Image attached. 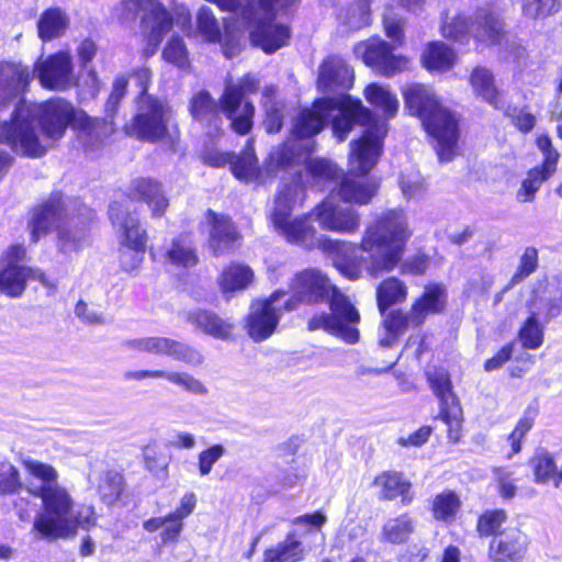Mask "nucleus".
I'll return each instance as SVG.
<instances>
[{
    "mask_svg": "<svg viewBox=\"0 0 562 562\" xmlns=\"http://www.w3.org/2000/svg\"><path fill=\"white\" fill-rule=\"evenodd\" d=\"M510 122L522 133L530 132L536 125V116L526 108H510L506 111Z\"/></svg>",
    "mask_w": 562,
    "mask_h": 562,
    "instance_id": "nucleus-63",
    "label": "nucleus"
},
{
    "mask_svg": "<svg viewBox=\"0 0 562 562\" xmlns=\"http://www.w3.org/2000/svg\"><path fill=\"white\" fill-rule=\"evenodd\" d=\"M206 218L211 226L207 244L213 255L220 257L233 251L239 244L240 234L232 221L227 216L216 214L212 210L207 211Z\"/></svg>",
    "mask_w": 562,
    "mask_h": 562,
    "instance_id": "nucleus-25",
    "label": "nucleus"
},
{
    "mask_svg": "<svg viewBox=\"0 0 562 562\" xmlns=\"http://www.w3.org/2000/svg\"><path fill=\"white\" fill-rule=\"evenodd\" d=\"M529 547L528 536L519 529H508L496 535L488 547L493 562H520Z\"/></svg>",
    "mask_w": 562,
    "mask_h": 562,
    "instance_id": "nucleus-23",
    "label": "nucleus"
},
{
    "mask_svg": "<svg viewBox=\"0 0 562 562\" xmlns=\"http://www.w3.org/2000/svg\"><path fill=\"white\" fill-rule=\"evenodd\" d=\"M188 322L216 339H229L234 325L213 312L196 310L188 314Z\"/></svg>",
    "mask_w": 562,
    "mask_h": 562,
    "instance_id": "nucleus-32",
    "label": "nucleus"
},
{
    "mask_svg": "<svg viewBox=\"0 0 562 562\" xmlns=\"http://www.w3.org/2000/svg\"><path fill=\"white\" fill-rule=\"evenodd\" d=\"M507 515L503 509L488 510L482 514L477 520L476 529L480 536L488 537L498 535V530L506 521Z\"/></svg>",
    "mask_w": 562,
    "mask_h": 562,
    "instance_id": "nucleus-57",
    "label": "nucleus"
},
{
    "mask_svg": "<svg viewBox=\"0 0 562 562\" xmlns=\"http://www.w3.org/2000/svg\"><path fill=\"white\" fill-rule=\"evenodd\" d=\"M400 187L403 194L409 199L420 198L427 190L425 179L414 169L401 173Z\"/></svg>",
    "mask_w": 562,
    "mask_h": 562,
    "instance_id": "nucleus-55",
    "label": "nucleus"
},
{
    "mask_svg": "<svg viewBox=\"0 0 562 562\" xmlns=\"http://www.w3.org/2000/svg\"><path fill=\"white\" fill-rule=\"evenodd\" d=\"M171 127L172 111L170 106L153 95H142L138 97L137 113L126 125V132L149 142L168 138L172 145L177 133Z\"/></svg>",
    "mask_w": 562,
    "mask_h": 562,
    "instance_id": "nucleus-8",
    "label": "nucleus"
},
{
    "mask_svg": "<svg viewBox=\"0 0 562 562\" xmlns=\"http://www.w3.org/2000/svg\"><path fill=\"white\" fill-rule=\"evenodd\" d=\"M123 376L126 381L164 378L171 384L181 387L183 391L192 395L206 396L209 394L207 386L200 379L186 371L130 370L124 372Z\"/></svg>",
    "mask_w": 562,
    "mask_h": 562,
    "instance_id": "nucleus-26",
    "label": "nucleus"
},
{
    "mask_svg": "<svg viewBox=\"0 0 562 562\" xmlns=\"http://www.w3.org/2000/svg\"><path fill=\"white\" fill-rule=\"evenodd\" d=\"M8 120L20 135L18 144L30 158L44 156L54 142L64 136L70 124L97 139L108 134V131L99 132L101 125L108 130L105 121L88 116L63 98L40 103L20 100Z\"/></svg>",
    "mask_w": 562,
    "mask_h": 562,
    "instance_id": "nucleus-3",
    "label": "nucleus"
},
{
    "mask_svg": "<svg viewBox=\"0 0 562 562\" xmlns=\"http://www.w3.org/2000/svg\"><path fill=\"white\" fill-rule=\"evenodd\" d=\"M86 236V227H78L77 223H75V217H72L58 232V251L66 256L79 251L83 247Z\"/></svg>",
    "mask_w": 562,
    "mask_h": 562,
    "instance_id": "nucleus-45",
    "label": "nucleus"
},
{
    "mask_svg": "<svg viewBox=\"0 0 562 562\" xmlns=\"http://www.w3.org/2000/svg\"><path fill=\"white\" fill-rule=\"evenodd\" d=\"M538 268V250L535 247H527L520 257L517 271L512 277L506 290L520 283Z\"/></svg>",
    "mask_w": 562,
    "mask_h": 562,
    "instance_id": "nucleus-52",
    "label": "nucleus"
},
{
    "mask_svg": "<svg viewBox=\"0 0 562 562\" xmlns=\"http://www.w3.org/2000/svg\"><path fill=\"white\" fill-rule=\"evenodd\" d=\"M32 79L29 67L21 63L0 64V110L14 102Z\"/></svg>",
    "mask_w": 562,
    "mask_h": 562,
    "instance_id": "nucleus-24",
    "label": "nucleus"
},
{
    "mask_svg": "<svg viewBox=\"0 0 562 562\" xmlns=\"http://www.w3.org/2000/svg\"><path fill=\"white\" fill-rule=\"evenodd\" d=\"M411 237L403 210H389L364 229L360 244L338 239H317L335 268L347 279L358 280L364 270L371 278L391 272L401 262Z\"/></svg>",
    "mask_w": 562,
    "mask_h": 562,
    "instance_id": "nucleus-2",
    "label": "nucleus"
},
{
    "mask_svg": "<svg viewBox=\"0 0 562 562\" xmlns=\"http://www.w3.org/2000/svg\"><path fill=\"white\" fill-rule=\"evenodd\" d=\"M470 83L477 97H481L494 108H499V91L495 86L491 70L485 67H475L470 76Z\"/></svg>",
    "mask_w": 562,
    "mask_h": 562,
    "instance_id": "nucleus-39",
    "label": "nucleus"
},
{
    "mask_svg": "<svg viewBox=\"0 0 562 562\" xmlns=\"http://www.w3.org/2000/svg\"><path fill=\"white\" fill-rule=\"evenodd\" d=\"M221 112L222 103L218 104L205 90L195 93L190 101V113L199 122L215 123Z\"/></svg>",
    "mask_w": 562,
    "mask_h": 562,
    "instance_id": "nucleus-42",
    "label": "nucleus"
},
{
    "mask_svg": "<svg viewBox=\"0 0 562 562\" xmlns=\"http://www.w3.org/2000/svg\"><path fill=\"white\" fill-rule=\"evenodd\" d=\"M140 16L142 29L147 37L150 54H154L172 27V19L157 0H124L113 9V18L121 24H130Z\"/></svg>",
    "mask_w": 562,
    "mask_h": 562,
    "instance_id": "nucleus-6",
    "label": "nucleus"
},
{
    "mask_svg": "<svg viewBox=\"0 0 562 562\" xmlns=\"http://www.w3.org/2000/svg\"><path fill=\"white\" fill-rule=\"evenodd\" d=\"M456 61V52L442 42L429 43L422 55L423 66L430 71H447Z\"/></svg>",
    "mask_w": 562,
    "mask_h": 562,
    "instance_id": "nucleus-36",
    "label": "nucleus"
},
{
    "mask_svg": "<svg viewBox=\"0 0 562 562\" xmlns=\"http://www.w3.org/2000/svg\"><path fill=\"white\" fill-rule=\"evenodd\" d=\"M121 346L125 350L166 356L192 368H199L205 361L203 353L199 349L169 337L149 336L130 338L123 340Z\"/></svg>",
    "mask_w": 562,
    "mask_h": 562,
    "instance_id": "nucleus-14",
    "label": "nucleus"
},
{
    "mask_svg": "<svg viewBox=\"0 0 562 562\" xmlns=\"http://www.w3.org/2000/svg\"><path fill=\"white\" fill-rule=\"evenodd\" d=\"M295 306L297 302L315 304L328 300L336 289L330 280L318 269H306L293 278L290 284Z\"/></svg>",
    "mask_w": 562,
    "mask_h": 562,
    "instance_id": "nucleus-20",
    "label": "nucleus"
},
{
    "mask_svg": "<svg viewBox=\"0 0 562 562\" xmlns=\"http://www.w3.org/2000/svg\"><path fill=\"white\" fill-rule=\"evenodd\" d=\"M415 529L416 519L407 513L389 518L382 527L381 541L392 544L404 543Z\"/></svg>",
    "mask_w": 562,
    "mask_h": 562,
    "instance_id": "nucleus-37",
    "label": "nucleus"
},
{
    "mask_svg": "<svg viewBox=\"0 0 562 562\" xmlns=\"http://www.w3.org/2000/svg\"><path fill=\"white\" fill-rule=\"evenodd\" d=\"M226 450L222 445H214L199 453L198 465L200 475L205 476L213 465L225 454Z\"/></svg>",
    "mask_w": 562,
    "mask_h": 562,
    "instance_id": "nucleus-60",
    "label": "nucleus"
},
{
    "mask_svg": "<svg viewBox=\"0 0 562 562\" xmlns=\"http://www.w3.org/2000/svg\"><path fill=\"white\" fill-rule=\"evenodd\" d=\"M397 45L389 44L380 37H371L357 43L353 53L378 75L394 77L409 69V59L393 53Z\"/></svg>",
    "mask_w": 562,
    "mask_h": 562,
    "instance_id": "nucleus-15",
    "label": "nucleus"
},
{
    "mask_svg": "<svg viewBox=\"0 0 562 562\" xmlns=\"http://www.w3.org/2000/svg\"><path fill=\"white\" fill-rule=\"evenodd\" d=\"M21 487L18 469L10 462L0 464V494H12Z\"/></svg>",
    "mask_w": 562,
    "mask_h": 562,
    "instance_id": "nucleus-59",
    "label": "nucleus"
},
{
    "mask_svg": "<svg viewBox=\"0 0 562 562\" xmlns=\"http://www.w3.org/2000/svg\"><path fill=\"white\" fill-rule=\"evenodd\" d=\"M75 201L64 200L59 194L52 195L44 204L35 209L31 222L32 240L37 241L49 229L58 232L76 216Z\"/></svg>",
    "mask_w": 562,
    "mask_h": 562,
    "instance_id": "nucleus-18",
    "label": "nucleus"
},
{
    "mask_svg": "<svg viewBox=\"0 0 562 562\" xmlns=\"http://www.w3.org/2000/svg\"><path fill=\"white\" fill-rule=\"evenodd\" d=\"M387 133L385 121H375L366 128L361 138L350 143L349 175L330 160L311 158L313 143H285L271 154V162L286 169L294 179L288 186L299 184L304 199V184L324 186L338 179V194L346 202L367 204L376 192V184L363 176L374 167L382 150L383 138Z\"/></svg>",
    "mask_w": 562,
    "mask_h": 562,
    "instance_id": "nucleus-1",
    "label": "nucleus"
},
{
    "mask_svg": "<svg viewBox=\"0 0 562 562\" xmlns=\"http://www.w3.org/2000/svg\"><path fill=\"white\" fill-rule=\"evenodd\" d=\"M43 501V513L34 521V529L45 538H66L75 535L72 499L61 486L37 495Z\"/></svg>",
    "mask_w": 562,
    "mask_h": 562,
    "instance_id": "nucleus-10",
    "label": "nucleus"
},
{
    "mask_svg": "<svg viewBox=\"0 0 562 562\" xmlns=\"http://www.w3.org/2000/svg\"><path fill=\"white\" fill-rule=\"evenodd\" d=\"M33 279L48 286L45 273L38 269H31L15 263H0V291L10 296H20L26 281Z\"/></svg>",
    "mask_w": 562,
    "mask_h": 562,
    "instance_id": "nucleus-28",
    "label": "nucleus"
},
{
    "mask_svg": "<svg viewBox=\"0 0 562 562\" xmlns=\"http://www.w3.org/2000/svg\"><path fill=\"white\" fill-rule=\"evenodd\" d=\"M164 258L170 265L181 268H192L199 262L196 247L187 235L173 238L167 246Z\"/></svg>",
    "mask_w": 562,
    "mask_h": 562,
    "instance_id": "nucleus-34",
    "label": "nucleus"
},
{
    "mask_svg": "<svg viewBox=\"0 0 562 562\" xmlns=\"http://www.w3.org/2000/svg\"><path fill=\"white\" fill-rule=\"evenodd\" d=\"M459 508L460 499L453 492H443L434 499L432 512L438 520L448 521L453 519Z\"/></svg>",
    "mask_w": 562,
    "mask_h": 562,
    "instance_id": "nucleus-49",
    "label": "nucleus"
},
{
    "mask_svg": "<svg viewBox=\"0 0 562 562\" xmlns=\"http://www.w3.org/2000/svg\"><path fill=\"white\" fill-rule=\"evenodd\" d=\"M406 297V284L394 277L383 280L376 289V302L381 313L394 304L404 302Z\"/></svg>",
    "mask_w": 562,
    "mask_h": 562,
    "instance_id": "nucleus-43",
    "label": "nucleus"
},
{
    "mask_svg": "<svg viewBox=\"0 0 562 562\" xmlns=\"http://www.w3.org/2000/svg\"><path fill=\"white\" fill-rule=\"evenodd\" d=\"M327 301L329 302L330 313L314 315L308 322V329H324L347 344H356L360 337L357 327L360 323L358 310L350 302L349 297L337 288Z\"/></svg>",
    "mask_w": 562,
    "mask_h": 562,
    "instance_id": "nucleus-11",
    "label": "nucleus"
},
{
    "mask_svg": "<svg viewBox=\"0 0 562 562\" xmlns=\"http://www.w3.org/2000/svg\"><path fill=\"white\" fill-rule=\"evenodd\" d=\"M369 103L384 112L386 117H392L398 110V101L387 87L371 83L364 90Z\"/></svg>",
    "mask_w": 562,
    "mask_h": 562,
    "instance_id": "nucleus-46",
    "label": "nucleus"
},
{
    "mask_svg": "<svg viewBox=\"0 0 562 562\" xmlns=\"http://www.w3.org/2000/svg\"><path fill=\"white\" fill-rule=\"evenodd\" d=\"M440 31L443 37L456 42H468L473 36L477 42L494 45L504 36L503 22L490 10H479L475 21L462 13H447L442 19Z\"/></svg>",
    "mask_w": 562,
    "mask_h": 562,
    "instance_id": "nucleus-7",
    "label": "nucleus"
},
{
    "mask_svg": "<svg viewBox=\"0 0 562 562\" xmlns=\"http://www.w3.org/2000/svg\"><path fill=\"white\" fill-rule=\"evenodd\" d=\"M447 288L443 283H429L424 286L423 294L411 307V318L415 326L422 325L429 315L443 312L447 305Z\"/></svg>",
    "mask_w": 562,
    "mask_h": 562,
    "instance_id": "nucleus-27",
    "label": "nucleus"
},
{
    "mask_svg": "<svg viewBox=\"0 0 562 562\" xmlns=\"http://www.w3.org/2000/svg\"><path fill=\"white\" fill-rule=\"evenodd\" d=\"M109 216L119 234L120 244L133 249H146L147 233L139 223V220L132 215L128 209L120 203L113 202L109 207Z\"/></svg>",
    "mask_w": 562,
    "mask_h": 562,
    "instance_id": "nucleus-22",
    "label": "nucleus"
},
{
    "mask_svg": "<svg viewBox=\"0 0 562 562\" xmlns=\"http://www.w3.org/2000/svg\"><path fill=\"white\" fill-rule=\"evenodd\" d=\"M302 190L299 184L283 186L277 194L271 222L274 228L290 243L306 247L315 245V228L307 217L291 218V212L301 198Z\"/></svg>",
    "mask_w": 562,
    "mask_h": 562,
    "instance_id": "nucleus-9",
    "label": "nucleus"
},
{
    "mask_svg": "<svg viewBox=\"0 0 562 562\" xmlns=\"http://www.w3.org/2000/svg\"><path fill=\"white\" fill-rule=\"evenodd\" d=\"M383 326L387 330L400 336L408 326L415 325L411 318V311L408 313H404L401 310H395L385 317Z\"/></svg>",
    "mask_w": 562,
    "mask_h": 562,
    "instance_id": "nucleus-64",
    "label": "nucleus"
},
{
    "mask_svg": "<svg viewBox=\"0 0 562 562\" xmlns=\"http://www.w3.org/2000/svg\"><path fill=\"white\" fill-rule=\"evenodd\" d=\"M145 249H133L122 246L120 250V266L123 271L133 273L137 271L144 260Z\"/></svg>",
    "mask_w": 562,
    "mask_h": 562,
    "instance_id": "nucleus-62",
    "label": "nucleus"
},
{
    "mask_svg": "<svg viewBox=\"0 0 562 562\" xmlns=\"http://www.w3.org/2000/svg\"><path fill=\"white\" fill-rule=\"evenodd\" d=\"M260 82L251 75H246L239 83H227L222 95L223 113L231 120L233 130L247 134L252 126L255 106L246 101L248 94L257 92Z\"/></svg>",
    "mask_w": 562,
    "mask_h": 562,
    "instance_id": "nucleus-13",
    "label": "nucleus"
},
{
    "mask_svg": "<svg viewBox=\"0 0 562 562\" xmlns=\"http://www.w3.org/2000/svg\"><path fill=\"white\" fill-rule=\"evenodd\" d=\"M130 196L132 200L147 204L153 217H160L169 203L161 184L153 179L140 178L131 183Z\"/></svg>",
    "mask_w": 562,
    "mask_h": 562,
    "instance_id": "nucleus-29",
    "label": "nucleus"
},
{
    "mask_svg": "<svg viewBox=\"0 0 562 562\" xmlns=\"http://www.w3.org/2000/svg\"><path fill=\"white\" fill-rule=\"evenodd\" d=\"M32 78L48 90L65 91L76 85L71 56L59 52L40 58L32 70Z\"/></svg>",
    "mask_w": 562,
    "mask_h": 562,
    "instance_id": "nucleus-17",
    "label": "nucleus"
},
{
    "mask_svg": "<svg viewBox=\"0 0 562 562\" xmlns=\"http://www.w3.org/2000/svg\"><path fill=\"white\" fill-rule=\"evenodd\" d=\"M254 280V272L250 267L241 263H231L218 277V284L224 294L243 291Z\"/></svg>",
    "mask_w": 562,
    "mask_h": 562,
    "instance_id": "nucleus-38",
    "label": "nucleus"
},
{
    "mask_svg": "<svg viewBox=\"0 0 562 562\" xmlns=\"http://www.w3.org/2000/svg\"><path fill=\"white\" fill-rule=\"evenodd\" d=\"M535 480L537 483H547L557 474L553 457L547 451L538 452L531 460Z\"/></svg>",
    "mask_w": 562,
    "mask_h": 562,
    "instance_id": "nucleus-56",
    "label": "nucleus"
},
{
    "mask_svg": "<svg viewBox=\"0 0 562 562\" xmlns=\"http://www.w3.org/2000/svg\"><path fill=\"white\" fill-rule=\"evenodd\" d=\"M372 485L378 488V496L382 501L401 497L404 505L413 501L412 483L401 472L384 471L375 476Z\"/></svg>",
    "mask_w": 562,
    "mask_h": 562,
    "instance_id": "nucleus-30",
    "label": "nucleus"
},
{
    "mask_svg": "<svg viewBox=\"0 0 562 562\" xmlns=\"http://www.w3.org/2000/svg\"><path fill=\"white\" fill-rule=\"evenodd\" d=\"M321 228L339 234H353L359 229L360 215L351 206L340 204L333 198L325 199L313 211Z\"/></svg>",
    "mask_w": 562,
    "mask_h": 562,
    "instance_id": "nucleus-19",
    "label": "nucleus"
},
{
    "mask_svg": "<svg viewBox=\"0 0 562 562\" xmlns=\"http://www.w3.org/2000/svg\"><path fill=\"white\" fill-rule=\"evenodd\" d=\"M23 465L33 477L27 485V491L32 495L37 496L58 486V473L50 464L34 459H25Z\"/></svg>",
    "mask_w": 562,
    "mask_h": 562,
    "instance_id": "nucleus-33",
    "label": "nucleus"
},
{
    "mask_svg": "<svg viewBox=\"0 0 562 562\" xmlns=\"http://www.w3.org/2000/svg\"><path fill=\"white\" fill-rule=\"evenodd\" d=\"M231 169L234 176L243 181H251L258 177L257 158L254 148L248 144L240 156H235L231 161Z\"/></svg>",
    "mask_w": 562,
    "mask_h": 562,
    "instance_id": "nucleus-48",
    "label": "nucleus"
},
{
    "mask_svg": "<svg viewBox=\"0 0 562 562\" xmlns=\"http://www.w3.org/2000/svg\"><path fill=\"white\" fill-rule=\"evenodd\" d=\"M162 57L166 61L177 66L178 68L186 69L189 67V53L183 40L179 36H172L162 52Z\"/></svg>",
    "mask_w": 562,
    "mask_h": 562,
    "instance_id": "nucleus-50",
    "label": "nucleus"
},
{
    "mask_svg": "<svg viewBox=\"0 0 562 562\" xmlns=\"http://www.w3.org/2000/svg\"><path fill=\"white\" fill-rule=\"evenodd\" d=\"M535 419L532 416L525 415L521 417L514 430L509 434L507 440L512 447V454L518 453L521 450V441L525 436L532 428Z\"/></svg>",
    "mask_w": 562,
    "mask_h": 562,
    "instance_id": "nucleus-61",
    "label": "nucleus"
},
{
    "mask_svg": "<svg viewBox=\"0 0 562 562\" xmlns=\"http://www.w3.org/2000/svg\"><path fill=\"white\" fill-rule=\"evenodd\" d=\"M305 555V547L291 532L283 541L265 550L262 562H301Z\"/></svg>",
    "mask_w": 562,
    "mask_h": 562,
    "instance_id": "nucleus-35",
    "label": "nucleus"
},
{
    "mask_svg": "<svg viewBox=\"0 0 562 562\" xmlns=\"http://www.w3.org/2000/svg\"><path fill=\"white\" fill-rule=\"evenodd\" d=\"M555 170L542 166L531 168L522 179L521 184L516 192V200L519 203L532 202L541 186L551 178Z\"/></svg>",
    "mask_w": 562,
    "mask_h": 562,
    "instance_id": "nucleus-40",
    "label": "nucleus"
},
{
    "mask_svg": "<svg viewBox=\"0 0 562 562\" xmlns=\"http://www.w3.org/2000/svg\"><path fill=\"white\" fill-rule=\"evenodd\" d=\"M285 292L274 291L268 299L251 303L245 328L256 342L268 339L277 329L284 311L295 308L292 300H284Z\"/></svg>",
    "mask_w": 562,
    "mask_h": 562,
    "instance_id": "nucleus-12",
    "label": "nucleus"
},
{
    "mask_svg": "<svg viewBox=\"0 0 562 562\" xmlns=\"http://www.w3.org/2000/svg\"><path fill=\"white\" fill-rule=\"evenodd\" d=\"M101 501L108 505H114L124 490L123 476L115 471H106L100 474L97 485Z\"/></svg>",
    "mask_w": 562,
    "mask_h": 562,
    "instance_id": "nucleus-47",
    "label": "nucleus"
},
{
    "mask_svg": "<svg viewBox=\"0 0 562 562\" xmlns=\"http://www.w3.org/2000/svg\"><path fill=\"white\" fill-rule=\"evenodd\" d=\"M521 344L527 349H538L543 342V329L539 324L536 313L525 322L519 331Z\"/></svg>",
    "mask_w": 562,
    "mask_h": 562,
    "instance_id": "nucleus-53",
    "label": "nucleus"
},
{
    "mask_svg": "<svg viewBox=\"0 0 562 562\" xmlns=\"http://www.w3.org/2000/svg\"><path fill=\"white\" fill-rule=\"evenodd\" d=\"M353 71L340 57H328L321 66L318 87L322 90L349 89Z\"/></svg>",
    "mask_w": 562,
    "mask_h": 562,
    "instance_id": "nucleus-31",
    "label": "nucleus"
},
{
    "mask_svg": "<svg viewBox=\"0 0 562 562\" xmlns=\"http://www.w3.org/2000/svg\"><path fill=\"white\" fill-rule=\"evenodd\" d=\"M522 14L537 19L551 15L559 11L562 0H520Z\"/></svg>",
    "mask_w": 562,
    "mask_h": 562,
    "instance_id": "nucleus-51",
    "label": "nucleus"
},
{
    "mask_svg": "<svg viewBox=\"0 0 562 562\" xmlns=\"http://www.w3.org/2000/svg\"><path fill=\"white\" fill-rule=\"evenodd\" d=\"M68 26V18L58 8L47 9L37 21L38 36L43 41H50L61 36Z\"/></svg>",
    "mask_w": 562,
    "mask_h": 562,
    "instance_id": "nucleus-41",
    "label": "nucleus"
},
{
    "mask_svg": "<svg viewBox=\"0 0 562 562\" xmlns=\"http://www.w3.org/2000/svg\"><path fill=\"white\" fill-rule=\"evenodd\" d=\"M351 30H359L370 24V0H358L347 10L345 21Z\"/></svg>",
    "mask_w": 562,
    "mask_h": 562,
    "instance_id": "nucleus-54",
    "label": "nucleus"
},
{
    "mask_svg": "<svg viewBox=\"0 0 562 562\" xmlns=\"http://www.w3.org/2000/svg\"><path fill=\"white\" fill-rule=\"evenodd\" d=\"M426 378L434 394L440 401L441 409L439 417L449 427V438L458 441L461 409L452 391L450 374L443 368L430 367L426 371Z\"/></svg>",
    "mask_w": 562,
    "mask_h": 562,
    "instance_id": "nucleus-16",
    "label": "nucleus"
},
{
    "mask_svg": "<svg viewBox=\"0 0 562 562\" xmlns=\"http://www.w3.org/2000/svg\"><path fill=\"white\" fill-rule=\"evenodd\" d=\"M196 32L205 42L220 43L227 58L236 56L240 50V32L235 33L227 25L222 34L220 23L209 7H202L196 13Z\"/></svg>",
    "mask_w": 562,
    "mask_h": 562,
    "instance_id": "nucleus-21",
    "label": "nucleus"
},
{
    "mask_svg": "<svg viewBox=\"0 0 562 562\" xmlns=\"http://www.w3.org/2000/svg\"><path fill=\"white\" fill-rule=\"evenodd\" d=\"M548 283L547 280H538L532 288V296L530 299V307L540 311L541 305L547 308V315L549 318L557 316L560 313L558 306L553 304V301L546 296Z\"/></svg>",
    "mask_w": 562,
    "mask_h": 562,
    "instance_id": "nucleus-58",
    "label": "nucleus"
},
{
    "mask_svg": "<svg viewBox=\"0 0 562 562\" xmlns=\"http://www.w3.org/2000/svg\"><path fill=\"white\" fill-rule=\"evenodd\" d=\"M327 121H331L335 136L342 142L355 124L369 127L380 120L374 117L360 100L340 93L333 98L319 99L314 102L312 109L301 111L294 121L293 133L301 138L299 142L308 144L310 140L303 138L318 134Z\"/></svg>",
    "mask_w": 562,
    "mask_h": 562,
    "instance_id": "nucleus-4",
    "label": "nucleus"
},
{
    "mask_svg": "<svg viewBox=\"0 0 562 562\" xmlns=\"http://www.w3.org/2000/svg\"><path fill=\"white\" fill-rule=\"evenodd\" d=\"M403 97L411 114L418 116L428 134L436 139L440 161H450L457 149L459 119L441 105L428 86L407 85L403 88Z\"/></svg>",
    "mask_w": 562,
    "mask_h": 562,
    "instance_id": "nucleus-5",
    "label": "nucleus"
},
{
    "mask_svg": "<svg viewBox=\"0 0 562 562\" xmlns=\"http://www.w3.org/2000/svg\"><path fill=\"white\" fill-rule=\"evenodd\" d=\"M143 528L148 532H155L162 528L160 539L164 543L177 542L182 530L183 519L176 517L173 513H169L164 517H154L143 522Z\"/></svg>",
    "mask_w": 562,
    "mask_h": 562,
    "instance_id": "nucleus-44",
    "label": "nucleus"
}]
</instances>
